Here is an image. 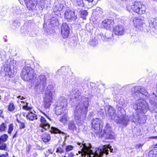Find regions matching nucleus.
<instances>
[{
	"mask_svg": "<svg viewBox=\"0 0 157 157\" xmlns=\"http://www.w3.org/2000/svg\"><path fill=\"white\" fill-rule=\"evenodd\" d=\"M132 90L134 91L133 94L135 98H140L136 101L133 105V108L135 110H138L140 112L143 113H145L147 111L148 109V105L144 99L148 98V95L150 102L152 106L153 111L154 112H156V110H155L157 107L156 96L155 94H153L150 96L147 91L141 86L132 88Z\"/></svg>",
	"mask_w": 157,
	"mask_h": 157,
	"instance_id": "f257e3e1",
	"label": "nucleus"
},
{
	"mask_svg": "<svg viewBox=\"0 0 157 157\" xmlns=\"http://www.w3.org/2000/svg\"><path fill=\"white\" fill-rule=\"evenodd\" d=\"M72 93L76 105L75 116L77 118H80L82 115H85L87 112L90 99L81 96V93L77 89L73 90Z\"/></svg>",
	"mask_w": 157,
	"mask_h": 157,
	"instance_id": "f03ea898",
	"label": "nucleus"
},
{
	"mask_svg": "<svg viewBox=\"0 0 157 157\" xmlns=\"http://www.w3.org/2000/svg\"><path fill=\"white\" fill-rule=\"evenodd\" d=\"M103 122L100 118H93L91 121V125L94 133L97 135L101 134L102 137L106 139H114L115 138L114 133L112 131L110 124L107 123L102 131Z\"/></svg>",
	"mask_w": 157,
	"mask_h": 157,
	"instance_id": "7ed1b4c3",
	"label": "nucleus"
},
{
	"mask_svg": "<svg viewBox=\"0 0 157 157\" xmlns=\"http://www.w3.org/2000/svg\"><path fill=\"white\" fill-rule=\"evenodd\" d=\"M82 145H83V147L81 149L82 156L83 155L85 156L87 155V157H92L91 155H92L93 157H102L104 154H105L106 155L108 154L109 150L108 149V148L109 149L111 152H112L113 150V149H111V146H110L104 145L102 149L98 148V150L94 153L91 150L90 144H89L88 146L83 144H82Z\"/></svg>",
	"mask_w": 157,
	"mask_h": 157,
	"instance_id": "20e7f679",
	"label": "nucleus"
},
{
	"mask_svg": "<svg viewBox=\"0 0 157 157\" xmlns=\"http://www.w3.org/2000/svg\"><path fill=\"white\" fill-rule=\"evenodd\" d=\"M34 70L29 65L28 66H25L24 67L21 73V76L24 81L31 80L32 81L36 78V75L34 74Z\"/></svg>",
	"mask_w": 157,
	"mask_h": 157,
	"instance_id": "39448f33",
	"label": "nucleus"
},
{
	"mask_svg": "<svg viewBox=\"0 0 157 157\" xmlns=\"http://www.w3.org/2000/svg\"><path fill=\"white\" fill-rule=\"evenodd\" d=\"M54 92L53 86L50 85H48L45 91L44 99V105L46 108H49L52 100L53 93Z\"/></svg>",
	"mask_w": 157,
	"mask_h": 157,
	"instance_id": "423d86ee",
	"label": "nucleus"
},
{
	"mask_svg": "<svg viewBox=\"0 0 157 157\" xmlns=\"http://www.w3.org/2000/svg\"><path fill=\"white\" fill-rule=\"evenodd\" d=\"M35 80V88L41 92L43 91L44 87L46 85V78L45 76L40 75L37 77Z\"/></svg>",
	"mask_w": 157,
	"mask_h": 157,
	"instance_id": "0eeeda50",
	"label": "nucleus"
},
{
	"mask_svg": "<svg viewBox=\"0 0 157 157\" xmlns=\"http://www.w3.org/2000/svg\"><path fill=\"white\" fill-rule=\"evenodd\" d=\"M16 61L13 60H8L7 66L5 67L4 71L5 72L6 75H8L11 78L13 77L14 72L12 70V68H14L15 64Z\"/></svg>",
	"mask_w": 157,
	"mask_h": 157,
	"instance_id": "6e6552de",
	"label": "nucleus"
},
{
	"mask_svg": "<svg viewBox=\"0 0 157 157\" xmlns=\"http://www.w3.org/2000/svg\"><path fill=\"white\" fill-rule=\"evenodd\" d=\"M55 6L53 8L54 12H60L65 8L64 6V1L63 0H55Z\"/></svg>",
	"mask_w": 157,
	"mask_h": 157,
	"instance_id": "1a4fd4ad",
	"label": "nucleus"
},
{
	"mask_svg": "<svg viewBox=\"0 0 157 157\" xmlns=\"http://www.w3.org/2000/svg\"><path fill=\"white\" fill-rule=\"evenodd\" d=\"M65 19L68 21H75L77 18V16L75 12L70 10H67L64 13Z\"/></svg>",
	"mask_w": 157,
	"mask_h": 157,
	"instance_id": "9d476101",
	"label": "nucleus"
},
{
	"mask_svg": "<svg viewBox=\"0 0 157 157\" xmlns=\"http://www.w3.org/2000/svg\"><path fill=\"white\" fill-rule=\"evenodd\" d=\"M61 31L63 38H66L68 36L70 32L69 28L67 23L62 24L61 27Z\"/></svg>",
	"mask_w": 157,
	"mask_h": 157,
	"instance_id": "9b49d317",
	"label": "nucleus"
},
{
	"mask_svg": "<svg viewBox=\"0 0 157 157\" xmlns=\"http://www.w3.org/2000/svg\"><path fill=\"white\" fill-rule=\"evenodd\" d=\"M124 29L123 26L119 25L113 28V33L116 35H120L124 34Z\"/></svg>",
	"mask_w": 157,
	"mask_h": 157,
	"instance_id": "f8f14e48",
	"label": "nucleus"
},
{
	"mask_svg": "<svg viewBox=\"0 0 157 157\" xmlns=\"http://www.w3.org/2000/svg\"><path fill=\"white\" fill-rule=\"evenodd\" d=\"M56 105L66 108L67 106V100L64 97L61 96L59 98Z\"/></svg>",
	"mask_w": 157,
	"mask_h": 157,
	"instance_id": "ddd939ff",
	"label": "nucleus"
},
{
	"mask_svg": "<svg viewBox=\"0 0 157 157\" xmlns=\"http://www.w3.org/2000/svg\"><path fill=\"white\" fill-rule=\"evenodd\" d=\"M105 110L106 114L109 115V116L114 115L115 113V110L114 108L112 106L109 105L106 106L105 107Z\"/></svg>",
	"mask_w": 157,
	"mask_h": 157,
	"instance_id": "4468645a",
	"label": "nucleus"
},
{
	"mask_svg": "<svg viewBox=\"0 0 157 157\" xmlns=\"http://www.w3.org/2000/svg\"><path fill=\"white\" fill-rule=\"evenodd\" d=\"M113 22L112 20L108 19L104 20L102 22L103 26L106 29H109L111 26L113 25Z\"/></svg>",
	"mask_w": 157,
	"mask_h": 157,
	"instance_id": "2eb2a0df",
	"label": "nucleus"
},
{
	"mask_svg": "<svg viewBox=\"0 0 157 157\" xmlns=\"http://www.w3.org/2000/svg\"><path fill=\"white\" fill-rule=\"evenodd\" d=\"M133 23L134 26L138 29L141 28L143 25V20L138 17H135L133 19Z\"/></svg>",
	"mask_w": 157,
	"mask_h": 157,
	"instance_id": "dca6fc26",
	"label": "nucleus"
},
{
	"mask_svg": "<svg viewBox=\"0 0 157 157\" xmlns=\"http://www.w3.org/2000/svg\"><path fill=\"white\" fill-rule=\"evenodd\" d=\"M143 4L141 2H135L132 3L131 8L133 11L136 12Z\"/></svg>",
	"mask_w": 157,
	"mask_h": 157,
	"instance_id": "f3484780",
	"label": "nucleus"
},
{
	"mask_svg": "<svg viewBox=\"0 0 157 157\" xmlns=\"http://www.w3.org/2000/svg\"><path fill=\"white\" fill-rule=\"evenodd\" d=\"M40 121L41 123L40 125L41 128H44L45 129H48L50 126L48 122L45 118H40Z\"/></svg>",
	"mask_w": 157,
	"mask_h": 157,
	"instance_id": "a211bd4d",
	"label": "nucleus"
},
{
	"mask_svg": "<svg viewBox=\"0 0 157 157\" xmlns=\"http://www.w3.org/2000/svg\"><path fill=\"white\" fill-rule=\"evenodd\" d=\"M66 108L64 107L59 106L56 105V106L55 108V113L57 115H60L63 113L65 110Z\"/></svg>",
	"mask_w": 157,
	"mask_h": 157,
	"instance_id": "6ab92c4d",
	"label": "nucleus"
},
{
	"mask_svg": "<svg viewBox=\"0 0 157 157\" xmlns=\"http://www.w3.org/2000/svg\"><path fill=\"white\" fill-rule=\"evenodd\" d=\"M25 2L27 6L32 9H34L37 4L36 0H25Z\"/></svg>",
	"mask_w": 157,
	"mask_h": 157,
	"instance_id": "aec40b11",
	"label": "nucleus"
},
{
	"mask_svg": "<svg viewBox=\"0 0 157 157\" xmlns=\"http://www.w3.org/2000/svg\"><path fill=\"white\" fill-rule=\"evenodd\" d=\"M128 122L126 118H118L116 122L119 124L126 125Z\"/></svg>",
	"mask_w": 157,
	"mask_h": 157,
	"instance_id": "412c9836",
	"label": "nucleus"
},
{
	"mask_svg": "<svg viewBox=\"0 0 157 157\" xmlns=\"http://www.w3.org/2000/svg\"><path fill=\"white\" fill-rule=\"evenodd\" d=\"M41 139L44 142H48L50 141L51 139V136L49 134L44 133L41 136Z\"/></svg>",
	"mask_w": 157,
	"mask_h": 157,
	"instance_id": "4be33fe9",
	"label": "nucleus"
},
{
	"mask_svg": "<svg viewBox=\"0 0 157 157\" xmlns=\"http://www.w3.org/2000/svg\"><path fill=\"white\" fill-rule=\"evenodd\" d=\"M146 7L145 6L142 4L136 13L140 15H141L144 13L145 12Z\"/></svg>",
	"mask_w": 157,
	"mask_h": 157,
	"instance_id": "5701e85b",
	"label": "nucleus"
},
{
	"mask_svg": "<svg viewBox=\"0 0 157 157\" xmlns=\"http://www.w3.org/2000/svg\"><path fill=\"white\" fill-rule=\"evenodd\" d=\"M74 4L76 6L81 7L83 6V2L82 0H71Z\"/></svg>",
	"mask_w": 157,
	"mask_h": 157,
	"instance_id": "b1692460",
	"label": "nucleus"
},
{
	"mask_svg": "<svg viewBox=\"0 0 157 157\" xmlns=\"http://www.w3.org/2000/svg\"><path fill=\"white\" fill-rule=\"evenodd\" d=\"M103 12L100 8H98L96 9L95 11L94 12L93 14L96 17V18H98V17L101 16Z\"/></svg>",
	"mask_w": 157,
	"mask_h": 157,
	"instance_id": "393cba45",
	"label": "nucleus"
},
{
	"mask_svg": "<svg viewBox=\"0 0 157 157\" xmlns=\"http://www.w3.org/2000/svg\"><path fill=\"white\" fill-rule=\"evenodd\" d=\"M149 23L150 25L154 28H156L157 26L156 19L152 18L149 20Z\"/></svg>",
	"mask_w": 157,
	"mask_h": 157,
	"instance_id": "a878e982",
	"label": "nucleus"
},
{
	"mask_svg": "<svg viewBox=\"0 0 157 157\" xmlns=\"http://www.w3.org/2000/svg\"><path fill=\"white\" fill-rule=\"evenodd\" d=\"M50 24L52 26L56 25L58 24V19L55 17H53L50 20Z\"/></svg>",
	"mask_w": 157,
	"mask_h": 157,
	"instance_id": "bb28decb",
	"label": "nucleus"
},
{
	"mask_svg": "<svg viewBox=\"0 0 157 157\" xmlns=\"http://www.w3.org/2000/svg\"><path fill=\"white\" fill-rule=\"evenodd\" d=\"M80 17L83 19H86V17L88 15V12L86 10H82L80 12Z\"/></svg>",
	"mask_w": 157,
	"mask_h": 157,
	"instance_id": "cd10ccee",
	"label": "nucleus"
},
{
	"mask_svg": "<svg viewBox=\"0 0 157 157\" xmlns=\"http://www.w3.org/2000/svg\"><path fill=\"white\" fill-rule=\"evenodd\" d=\"M157 151L156 149H153L150 151L149 153V156L150 157H157Z\"/></svg>",
	"mask_w": 157,
	"mask_h": 157,
	"instance_id": "c85d7f7f",
	"label": "nucleus"
},
{
	"mask_svg": "<svg viewBox=\"0 0 157 157\" xmlns=\"http://www.w3.org/2000/svg\"><path fill=\"white\" fill-rule=\"evenodd\" d=\"M100 36L101 37V39L104 41L109 42L111 40L110 38L107 37L105 34L101 33Z\"/></svg>",
	"mask_w": 157,
	"mask_h": 157,
	"instance_id": "c756f323",
	"label": "nucleus"
},
{
	"mask_svg": "<svg viewBox=\"0 0 157 157\" xmlns=\"http://www.w3.org/2000/svg\"><path fill=\"white\" fill-rule=\"evenodd\" d=\"M50 132L51 133H61V131H60L56 127H51Z\"/></svg>",
	"mask_w": 157,
	"mask_h": 157,
	"instance_id": "7c9ffc66",
	"label": "nucleus"
},
{
	"mask_svg": "<svg viewBox=\"0 0 157 157\" xmlns=\"http://www.w3.org/2000/svg\"><path fill=\"white\" fill-rule=\"evenodd\" d=\"M8 137V136L6 134H4L0 137V144H1L3 142H4L6 141L7 138Z\"/></svg>",
	"mask_w": 157,
	"mask_h": 157,
	"instance_id": "2f4dec72",
	"label": "nucleus"
},
{
	"mask_svg": "<svg viewBox=\"0 0 157 157\" xmlns=\"http://www.w3.org/2000/svg\"><path fill=\"white\" fill-rule=\"evenodd\" d=\"M68 128L71 130H73L76 128L75 124L73 121H71L68 124Z\"/></svg>",
	"mask_w": 157,
	"mask_h": 157,
	"instance_id": "473e14b6",
	"label": "nucleus"
},
{
	"mask_svg": "<svg viewBox=\"0 0 157 157\" xmlns=\"http://www.w3.org/2000/svg\"><path fill=\"white\" fill-rule=\"evenodd\" d=\"M56 152L60 154L64 153L63 146L62 145L61 147H58L56 150Z\"/></svg>",
	"mask_w": 157,
	"mask_h": 157,
	"instance_id": "72a5a7b5",
	"label": "nucleus"
},
{
	"mask_svg": "<svg viewBox=\"0 0 157 157\" xmlns=\"http://www.w3.org/2000/svg\"><path fill=\"white\" fill-rule=\"evenodd\" d=\"M6 127V126L5 124L4 123L2 124L0 126V131L3 132L5 131Z\"/></svg>",
	"mask_w": 157,
	"mask_h": 157,
	"instance_id": "f704fd0d",
	"label": "nucleus"
},
{
	"mask_svg": "<svg viewBox=\"0 0 157 157\" xmlns=\"http://www.w3.org/2000/svg\"><path fill=\"white\" fill-rule=\"evenodd\" d=\"M13 129V126L12 124H10L9 127L8 133L9 134H11Z\"/></svg>",
	"mask_w": 157,
	"mask_h": 157,
	"instance_id": "c9c22d12",
	"label": "nucleus"
},
{
	"mask_svg": "<svg viewBox=\"0 0 157 157\" xmlns=\"http://www.w3.org/2000/svg\"><path fill=\"white\" fill-rule=\"evenodd\" d=\"M90 44L92 46H94L98 44V42L95 40L91 41L90 43Z\"/></svg>",
	"mask_w": 157,
	"mask_h": 157,
	"instance_id": "e433bc0d",
	"label": "nucleus"
},
{
	"mask_svg": "<svg viewBox=\"0 0 157 157\" xmlns=\"http://www.w3.org/2000/svg\"><path fill=\"white\" fill-rule=\"evenodd\" d=\"M14 106L13 103H10L8 109L10 111H13L14 109Z\"/></svg>",
	"mask_w": 157,
	"mask_h": 157,
	"instance_id": "4c0bfd02",
	"label": "nucleus"
},
{
	"mask_svg": "<svg viewBox=\"0 0 157 157\" xmlns=\"http://www.w3.org/2000/svg\"><path fill=\"white\" fill-rule=\"evenodd\" d=\"M73 149V146L71 145H68L67 146L66 148V152L69 151Z\"/></svg>",
	"mask_w": 157,
	"mask_h": 157,
	"instance_id": "58836bf2",
	"label": "nucleus"
},
{
	"mask_svg": "<svg viewBox=\"0 0 157 157\" xmlns=\"http://www.w3.org/2000/svg\"><path fill=\"white\" fill-rule=\"evenodd\" d=\"M1 145H0V149L5 150L6 147V144L4 143H2Z\"/></svg>",
	"mask_w": 157,
	"mask_h": 157,
	"instance_id": "ea45409f",
	"label": "nucleus"
},
{
	"mask_svg": "<svg viewBox=\"0 0 157 157\" xmlns=\"http://www.w3.org/2000/svg\"><path fill=\"white\" fill-rule=\"evenodd\" d=\"M59 121L64 124H67V118H60L59 120Z\"/></svg>",
	"mask_w": 157,
	"mask_h": 157,
	"instance_id": "a19ab883",
	"label": "nucleus"
},
{
	"mask_svg": "<svg viewBox=\"0 0 157 157\" xmlns=\"http://www.w3.org/2000/svg\"><path fill=\"white\" fill-rule=\"evenodd\" d=\"M138 122L140 124H142L145 122V120H143V118H137Z\"/></svg>",
	"mask_w": 157,
	"mask_h": 157,
	"instance_id": "79ce46f5",
	"label": "nucleus"
},
{
	"mask_svg": "<svg viewBox=\"0 0 157 157\" xmlns=\"http://www.w3.org/2000/svg\"><path fill=\"white\" fill-rule=\"evenodd\" d=\"M23 108L26 110H29L31 109L30 107H29L27 105L23 106Z\"/></svg>",
	"mask_w": 157,
	"mask_h": 157,
	"instance_id": "37998d69",
	"label": "nucleus"
},
{
	"mask_svg": "<svg viewBox=\"0 0 157 157\" xmlns=\"http://www.w3.org/2000/svg\"><path fill=\"white\" fill-rule=\"evenodd\" d=\"M52 150L51 149L48 150V151H47L44 154L46 155H48L50 154H52Z\"/></svg>",
	"mask_w": 157,
	"mask_h": 157,
	"instance_id": "c03bdc74",
	"label": "nucleus"
},
{
	"mask_svg": "<svg viewBox=\"0 0 157 157\" xmlns=\"http://www.w3.org/2000/svg\"><path fill=\"white\" fill-rule=\"evenodd\" d=\"M40 2L41 4L42 5L44 6H46V2L47 1L44 0H40Z\"/></svg>",
	"mask_w": 157,
	"mask_h": 157,
	"instance_id": "a18cd8bd",
	"label": "nucleus"
},
{
	"mask_svg": "<svg viewBox=\"0 0 157 157\" xmlns=\"http://www.w3.org/2000/svg\"><path fill=\"white\" fill-rule=\"evenodd\" d=\"M25 124L24 123L21 122V124L19 126L20 129H21L22 128H25Z\"/></svg>",
	"mask_w": 157,
	"mask_h": 157,
	"instance_id": "49530a36",
	"label": "nucleus"
},
{
	"mask_svg": "<svg viewBox=\"0 0 157 157\" xmlns=\"http://www.w3.org/2000/svg\"><path fill=\"white\" fill-rule=\"evenodd\" d=\"M8 154L7 152H6L5 154H1L0 157H8Z\"/></svg>",
	"mask_w": 157,
	"mask_h": 157,
	"instance_id": "de8ad7c7",
	"label": "nucleus"
},
{
	"mask_svg": "<svg viewBox=\"0 0 157 157\" xmlns=\"http://www.w3.org/2000/svg\"><path fill=\"white\" fill-rule=\"evenodd\" d=\"M68 156L67 157H74V154L72 152L68 153H67Z\"/></svg>",
	"mask_w": 157,
	"mask_h": 157,
	"instance_id": "09e8293b",
	"label": "nucleus"
},
{
	"mask_svg": "<svg viewBox=\"0 0 157 157\" xmlns=\"http://www.w3.org/2000/svg\"><path fill=\"white\" fill-rule=\"evenodd\" d=\"M0 117L2 118L4 117L2 113V110H0Z\"/></svg>",
	"mask_w": 157,
	"mask_h": 157,
	"instance_id": "8fccbe9b",
	"label": "nucleus"
},
{
	"mask_svg": "<svg viewBox=\"0 0 157 157\" xmlns=\"http://www.w3.org/2000/svg\"><path fill=\"white\" fill-rule=\"evenodd\" d=\"M47 129H45V128H42L41 130V131L42 132H44L46 130H47Z\"/></svg>",
	"mask_w": 157,
	"mask_h": 157,
	"instance_id": "3c124183",
	"label": "nucleus"
},
{
	"mask_svg": "<svg viewBox=\"0 0 157 157\" xmlns=\"http://www.w3.org/2000/svg\"><path fill=\"white\" fill-rule=\"evenodd\" d=\"M141 144H137L136 146V148H138L139 147H140V146H141Z\"/></svg>",
	"mask_w": 157,
	"mask_h": 157,
	"instance_id": "603ef678",
	"label": "nucleus"
},
{
	"mask_svg": "<svg viewBox=\"0 0 157 157\" xmlns=\"http://www.w3.org/2000/svg\"><path fill=\"white\" fill-rule=\"evenodd\" d=\"M17 131L16 132V133H15L13 136V138H14L16 137H17Z\"/></svg>",
	"mask_w": 157,
	"mask_h": 157,
	"instance_id": "864d4df0",
	"label": "nucleus"
},
{
	"mask_svg": "<svg viewBox=\"0 0 157 157\" xmlns=\"http://www.w3.org/2000/svg\"><path fill=\"white\" fill-rule=\"evenodd\" d=\"M151 139H157V136H151L149 138Z\"/></svg>",
	"mask_w": 157,
	"mask_h": 157,
	"instance_id": "5fc2aeb1",
	"label": "nucleus"
},
{
	"mask_svg": "<svg viewBox=\"0 0 157 157\" xmlns=\"http://www.w3.org/2000/svg\"><path fill=\"white\" fill-rule=\"evenodd\" d=\"M18 98H19V99H23V98H24V97H22V96H19Z\"/></svg>",
	"mask_w": 157,
	"mask_h": 157,
	"instance_id": "6e6d98bb",
	"label": "nucleus"
},
{
	"mask_svg": "<svg viewBox=\"0 0 157 157\" xmlns=\"http://www.w3.org/2000/svg\"><path fill=\"white\" fill-rule=\"evenodd\" d=\"M86 1H87L88 2H92L93 0H86Z\"/></svg>",
	"mask_w": 157,
	"mask_h": 157,
	"instance_id": "4d7b16f0",
	"label": "nucleus"
},
{
	"mask_svg": "<svg viewBox=\"0 0 157 157\" xmlns=\"http://www.w3.org/2000/svg\"><path fill=\"white\" fill-rule=\"evenodd\" d=\"M42 113L45 115V117H47V118H49V117H48L47 116V115L44 113Z\"/></svg>",
	"mask_w": 157,
	"mask_h": 157,
	"instance_id": "13d9d810",
	"label": "nucleus"
},
{
	"mask_svg": "<svg viewBox=\"0 0 157 157\" xmlns=\"http://www.w3.org/2000/svg\"><path fill=\"white\" fill-rule=\"evenodd\" d=\"M61 69L57 71L58 73H59V72H60L61 71Z\"/></svg>",
	"mask_w": 157,
	"mask_h": 157,
	"instance_id": "bf43d9fd",
	"label": "nucleus"
},
{
	"mask_svg": "<svg viewBox=\"0 0 157 157\" xmlns=\"http://www.w3.org/2000/svg\"><path fill=\"white\" fill-rule=\"evenodd\" d=\"M29 119H30V120H31L32 121H33V119H32L31 118H29Z\"/></svg>",
	"mask_w": 157,
	"mask_h": 157,
	"instance_id": "052dcab7",
	"label": "nucleus"
},
{
	"mask_svg": "<svg viewBox=\"0 0 157 157\" xmlns=\"http://www.w3.org/2000/svg\"><path fill=\"white\" fill-rule=\"evenodd\" d=\"M78 144L79 145H81V144L79 143Z\"/></svg>",
	"mask_w": 157,
	"mask_h": 157,
	"instance_id": "680f3d73",
	"label": "nucleus"
},
{
	"mask_svg": "<svg viewBox=\"0 0 157 157\" xmlns=\"http://www.w3.org/2000/svg\"><path fill=\"white\" fill-rule=\"evenodd\" d=\"M17 122H19V121H18V119H17Z\"/></svg>",
	"mask_w": 157,
	"mask_h": 157,
	"instance_id": "e2e57ef3",
	"label": "nucleus"
},
{
	"mask_svg": "<svg viewBox=\"0 0 157 157\" xmlns=\"http://www.w3.org/2000/svg\"><path fill=\"white\" fill-rule=\"evenodd\" d=\"M82 152H80V151H79V153H81Z\"/></svg>",
	"mask_w": 157,
	"mask_h": 157,
	"instance_id": "0e129e2a",
	"label": "nucleus"
},
{
	"mask_svg": "<svg viewBox=\"0 0 157 157\" xmlns=\"http://www.w3.org/2000/svg\"><path fill=\"white\" fill-rule=\"evenodd\" d=\"M48 120H49V121H50V120H50H50L49 119L50 118H48Z\"/></svg>",
	"mask_w": 157,
	"mask_h": 157,
	"instance_id": "69168bd1",
	"label": "nucleus"
},
{
	"mask_svg": "<svg viewBox=\"0 0 157 157\" xmlns=\"http://www.w3.org/2000/svg\"><path fill=\"white\" fill-rule=\"evenodd\" d=\"M41 118H44V117L41 116Z\"/></svg>",
	"mask_w": 157,
	"mask_h": 157,
	"instance_id": "338daca9",
	"label": "nucleus"
},
{
	"mask_svg": "<svg viewBox=\"0 0 157 157\" xmlns=\"http://www.w3.org/2000/svg\"><path fill=\"white\" fill-rule=\"evenodd\" d=\"M21 103H22V102H23L24 103V101H21Z\"/></svg>",
	"mask_w": 157,
	"mask_h": 157,
	"instance_id": "774afa93",
	"label": "nucleus"
}]
</instances>
